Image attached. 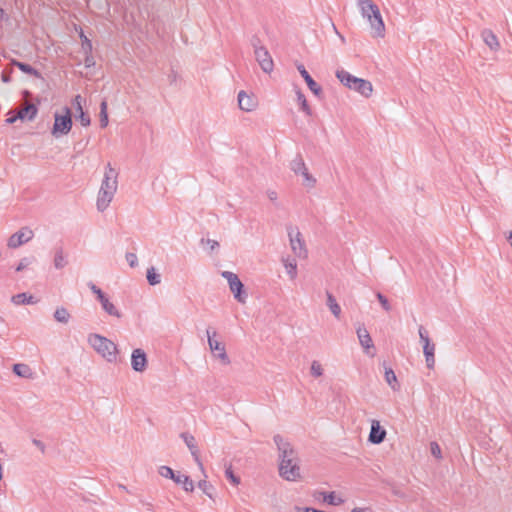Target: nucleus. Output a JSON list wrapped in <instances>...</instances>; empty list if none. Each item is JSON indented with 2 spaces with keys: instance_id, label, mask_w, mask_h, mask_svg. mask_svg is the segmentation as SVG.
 I'll return each instance as SVG.
<instances>
[{
  "instance_id": "ea45409f",
  "label": "nucleus",
  "mask_w": 512,
  "mask_h": 512,
  "mask_svg": "<svg viewBox=\"0 0 512 512\" xmlns=\"http://www.w3.org/2000/svg\"><path fill=\"white\" fill-rule=\"evenodd\" d=\"M34 257H24L20 260L19 264L16 267L17 272L23 271L25 268H27L30 264L34 262Z\"/></svg>"
},
{
  "instance_id": "603ef678",
  "label": "nucleus",
  "mask_w": 512,
  "mask_h": 512,
  "mask_svg": "<svg viewBox=\"0 0 512 512\" xmlns=\"http://www.w3.org/2000/svg\"><path fill=\"white\" fill-rule=\"evenodd\" d=\"M202 243L206 242V244L209 246L210 248V252L214 251L215 249H217L219 247V243L216 241V240H212V239H202L201 240Z\"/></svg>"
},
{
  "instance_id": "338daca9",
  "label": "nucleus",
  "mask_w": 512,
  "mask_h": 512,
  "mask_svg": "<svg viewBox=\"0 0 512 512\" xmlns=\"http://www.w3.org/2000/svg\"><path fill=\"white\" fill-rule=\"evenodd\" d=\"M508 239L511 241V245H512V231L509 233Z\"/></svg>"
},
{
  "instance_id": "473e14b6",
  "label": "nucleus",
  "mask_w": 512,
  "mask_h": 512,
  "mask_svg": "<svg viewBox=\"0 0 512 512\" xmlns=\"http://www.w3.org/2000/svg\"><path fill=\"white\" fill-rule=\"evenodd\" d=\"M101 307L110 316H113L116 318L122 317V313L116 308V306L110 300L103 303V305Z\"/></svg>"
},
{
  "instance_id": "aec40b11",
  "label": "nucleus",
  "mask_w": 512,
  "mask_h": 512,
  "mask_svg": "<svg viewBox=\"0 0 512 512\" xmlns=\"http://www.w3.org/2000/svg\"><path fill=\"white\" fill-rule=\"evenodd\" d=\"M356 333L361 346L365 349L366 352H368L370 348L374 347L372 338L368 330L363 325H359L357 327Z\"/></svg>"
},
{
  "instance_id": "0e129e2a",
  "label": "nucleus",
  "mask_w": 512,
  "mask_h": 512,
  "mask_svg": "<svg viewBox=\"0 0 512 512\" xmlns=\"http://www.w3.org/2000/svg\"><path fill=\"white\" fill-rule=\"evenodd\" d=\"M8 16L5 11L0 7V21L7 20Z\"/></svg>"
},
{
  "instance_id": "37998d69",
  "label": "nucleus",
  "mask_w": 512,
  "mask_h": 512,
  "mask_svg": "<svg viewBox=\"0 0 512 512\" xmlns=\"http://www.w3.org/2000/svg\"><path fill=\"white\" fill-rule=\"evenodd\" d=\"M225 475L233 485L236 486L240 483V478L233 473L231 466L225 470Z\"/></svg>"
},
{
  "instance_id": "f03ea898",
  "label": "nucleus",
  "mask_w": 512,
  "mask_h": 512,
  "mask_svg": "<svg viewBox=\"0 0 512 512\" xmlns=\"http://www.w3.org/2000/svg\"><path fill=\"white\" fill-rule=\"evenodd\" d=\"M336 77L347 88L358 92L365 98H369L373 92V85L370 81L353 76L344 69L336 71Z\"/></svg>"
},
{
  "instance_id": "1a4fd4ad",
  "label": "nucleus",
  "mask_w": 512,
  "mask_h": 512,
  "mask_svg": "<svg viewBox=\"0 0 512 512\" xmlns=\"http://www.w3.org/2000/svg\"><path fill=\"white\" fill-rule=\"evenodd\" d=\"M206 333L208 337L209 348L214 353V356L219 358L223 364L228 365L230 363V359L226 353L225 345L214 339L217 334L216 331H213L211 334L210 330L207 329Z\"/></svg>"
},
{
  "instance_id": "09e8293b",
  "label": "nucleus",
  "mask_w": 512,
  "mask_h": 512,
  "mask_svg": "<svg viewBox=\"0 0 512 512\" xmlns=\"http://www.w3.org/2000/svg\"><path fill=\"white\" fill-rule=\"evenodd\" d=\"M423 353H424L425 357L430 356V355H434V353H435V344H433V343H426L425 345H423Z\"/></svg>"
},
{
  "instance_id": "b1692460",
  "label": "nucleus",
  "mask_w": 512,
  "mask_h": 512,
  "mask_svg": "<svg viewBox=\"0 0 512 512\" xmlns=\"http://www.w3.org/2000/svg\"><path fill=\"white\" fill-rule=\"evenodd\" d=\"M318 494L320 496H322L323 500L325 502H327L329 505L337 506V505H341L344 502V500L341 497L336 496V493L334 491H332V492L321 491V492H318Z\"/></svg>"
},
{
  "instance_id": "680f3d73",
  "label": "nucleus",
  "mask_w": 512,
  "mask_h": 512,
  "mask_svg": "<svg viewBox=\"0 0 512 512\" xmlns=\"http://www.w3.org/2000/svg\"><path fill=\"white\" fill-rule=\"evenodd\" d=\"M96 297L97 300L100 302L101 306L103 305V303L109 300L108 296L103 291L99 293V295H97Z\"/></svg>"
},
{
  "instance_id": "ddd939ff",
  "label": "nucleus",
  "mask_w": 512,
  "mask_h": 512,
  "mask_svg": "<svg viewBox=\"0 0 512 512\" xmlns=\"http://www.w3.org/2000/svg\"><path fill=\"white\" fill-rule=\"evenodd\" d=\"M148 360L144 350L134 349L131 355V366L136 372H144L147 368Z\"/></svg>"
},
{
  "instance_id": "c9c22d12",
  "label": "nucleus",
  "mask_w": 512,
  "mask_h": 512,
  "mask_svg": "<svg viewBox=\"0 0 512 512\" xmlns=\"http://www.w3.org/2000/svg\"><path fill=\"white\" fill-rule=\"evenodd\" d=\"M284 266L286 268L287 274L291 279H294L297 275V264L295 260H286L284 262Z\"/></svg>"
},
{
  "instance_id": "72a5a7b5",
  "label": "nucleus",
  "mask_w": 512,
  "mask_h": 512,
  "mask_svg": "<svg viewBox=\"0 0 512 512\" xmlns=\"http://www.w3.org/2000/svg\"><path fill=\"white\" fill-rule=\"evenodd\" d=\"M146 277H147L148 283L152 286H155L161 282V276H160V274L156 273L154 267H150L147 270Z\"/></svg>"
},
{
  "instance_id": "f704fd0d",
  "label": "nucleus",
  "mask_w": 512,
  "mask_h": 512,
  "mask_svg": "<svg viewBox=\"0 0 512 512\" xmlns=\"http://www.w3.org/2000/svg\"><path fill=\"white\" fill-rule=\"evenodd\" d=\"M100 126L101 128H105L108 125V113H107V102L102 101L100 105Z\"/></svg>"
},
{
  "instance_id": "39448f33",
  "label": "nucleus",
  "mask_w": 512,
  "mask_h": 512,
  "mask_svg": "<svg viewBox=\"0 0 512 512\" xmlns=\"http://www.w3.org/2000/svg\"><path fill=\"white\" fill-rule=\"evenodd\" d=\"M221 276L227 280L230 291L233 293L234 298L240 303H245L247 299V293L244 291V285L239 277L230 271H223Z\"/></svg>"
},
{
  "instance_id": "bb28decb",
  "label": "nucleus",
  "mask_w": 512,
  "mask_h": 512,
  "mask_svg": "<svg viewBox=\"0 0 512 512\" xmlns=\"http://www.w3.org/2000/svg\"><path fill=\"white\" fill-rule=\"evenodd\" d=\"M385 381L394 391H397L400 388L397 377L392 368L385 367Z\"/></svg>"
},
{
  "instance_id": "58836bf2",
  "label": "nucleus",
  "mask_w": 512,
  "mask_h": 512,
  "mask_svg": "<svg viewBox=\"0 0 512 512\" xmlns=\"http://www.w3.org/2000/svg\"><path fill=\"white\" fill-rule=\"evenodd\" d=\"M80 38L82 40V49L85 54H90L92 52V42L84 35L83 32L80 33Z\"/></svg>"
},
{
  "instance_id": "f8f14e48",
  "label": "nucleus",
  "mask_w": 512,
  "mask_h": 512,
  "mask_svg": "<svg viewBox=\"0 0 512 512\" xmlns=\"http://www.w3.org/2000/svg\"><path fill=\"white\" fill-rule=\"evenodd\" d=\"M180 437L183 439V441L189 448V450H190L195 462L197 463L199 469L201 470V472L204 474L205 477H207L205 474L203 463L199 457V450L196 445L195 437L193 435L189 434L188 432L181 433Z\"/></svg>"
},
{
  "instance_id": "5fc2aeb1",
  "label": "nucleus",
  "mask_w": 512,
  "mask_h": 512,
  "mask_svg": "<svg viewBox=\"0 0 512 512\" xmlns=\"http://www.w3.org/2000/svg\"><path fill=\"white\" fill-rule=\"evenodd\" d=\"M84 64L86 67H91L95 64L93 56L90 54H85Z\"/></svg>"
},
{
  "instance_id": "f3484780",
  "label": "nucleus",
  "mask_w": 512,
  "mask_h": 512,
  "mask_svg": "<svg viewBox=\"0 0 512 512\" xmlns=\"http://www.w3.org/2000/svg\"><path fill=\"white\" fill-rule=\"evenodd\" d=\"M16 114L21 121H33L38 114V107L33 103H28L17 110Z\"/></svg>"
},
{
  "instance_id": "6ab92c4d",
  "label": "nucleus",
  "mask_w": 512,
  "mask_h": 512,
  "mask_svg": "<svg viewBox=\"0 0 512 512\" xmlns=\"http://www.w3.org/2000/svg\"><path fill=\"white\" fill-rule=\"evenodd\" d=\"M238 105L241 110L250 112L255 109L256 101L252 96L248 95L245 91H240L238 93Z\"/></svg>"
},
{
  "instance_id": "052dcab7",
  "label": "nucleus",
  "mask_w": 512,
  "mask_h": 512,
  "mask_svg": "<svg viewBox=\"0 0 512 512\" xmlns=\"http://www.w3.org/2000/svg\"><path fill=\"white\" fill-rule=\"evenodd\" d=\"M11 71H6L4 70L1 74V80L4 82V83H9L11 81Z\"/></svg>"
},
{
  "instance_id": "a211bd4d",
  "label": "nucleus",
  "mask_w": 512,
  "mask_h": 512,
  "mask_svg": "<svg viewBox=\"0 0 512 512\" xmlns=\"http://www.w3.org/2000/svg\"><path fill=\"white\" fill-rule=\"evenodd\" d=\"M115 193L116 192L113 191L99 189L96 201L97 210L100 212L105 211L113 200Z\"/></svg>"
},
{
  "instance_id": "9b49d317",
  "label": "nucleus",
  "mask_w": 512,
  "mask_h": 512,
  "mask_svg": "<svg viewBox=\"0 0 512 512\" xmlns=\"http://www.w3.org/2000/svg\"><path fill=\"white\" fill-rule=\"evenodd\" d=\"M33 238V231L27 227H24L12 234L8 240L9 248H17Z\"/></svg>"
},
{
  "instance_id": "3c124183",
  "label": "nucleus",
  "mask_w": 512,
  "mask_h": 512,
  "mask_svg": "<svg viewBox=\"0 0 512 512\" xmlns=\"http://www.w3.org/2000/svg\"><path fill=\"white\" fill-rule=\"evenodd\" d=\"M82 101H83V98L81 97V95H76L74 100H73V105L75 106L76 111L78 113L81 112V110H83V108H82Z\"/></svg>"
},
{
  "instance_id": "49530a36",
  "label": "nucleus",
  "mask_w": 512,
  "mask_h": 512,
  "mask_svg": "<svg viewBox=\"0 0 512 512\" xmlns=\"http://www.w3.org/2000/svg\"><path fill=\"white\" fill-rule=\"evenodd\" d=\"M418 332H419L420 340L423 343V345H425L426 343H431L429 336H428V332L426 331V329L423 326L419 327Z\"/></svg>"
},
{
  "instance_id": "a19ab883",
  "label": "nucleus",
  "mask_w": 512,
  "mask_h": 512,
  "mask_svg": "<svg viewBox=\"0 0 512 512\" xmlns=\"http://www.w3.org/2000/svg\"><path fill=\"white\" fill-rule=\"evenodd\" d=\"M311 374L314 377H320L323 374L322 365L318 361H313L311 364Z\"/></svg>"
},
{
  "instance_id": "2eb2a0df",
  "label": "nucleus",
  "mask_w": 512,
  "mask_h": 512,
  "mask_svg": "<svg viewBox=\"0 0 512 512\" xmlns=\"http://www.w3.org/2000/svg\"><path fill=\"white\" fill-rule=\"evenodd\" d=\"M297 70L299 71V73L301 74L303 79L305 80L310 91L315 96L320 98L323 94L321 86L310 76V74L308 73V71L305 69V67L302 64L297 66Z\"/></svg>"
},
{
  "instance_id": "69168bd1",
  "label": "nucleus",
  "mask_w": 512,
  "mask_h": 512,
  "mask_svg": "<svg viewBox=\"0 0 512 512\" xmlns=\"http://www.w3.org/2000/svg\"><path fill=\"white\" fill-rule=\"evenodd\" d=\"M352 512H364V509L362 508H354Z\"/></svg>"
},
{
  "instance_id": "e2e57ef3",
  "label": "nucleus",
  "mask_w": 512,
  "mask_h": 512,
  "mask_svg": "<svg viewBox=\"0 0 512 512\" xmlns=\"http://www.w3.org/2000/svg\"><path fill=\"white\" fill-rule=\"evenodd\" d=\"M267 196L271 201L277 200V193L275 191H268Z\"/></svg>"
},
{
  "instance_id": "c03bdc74",
  "label": "nucleus",
  "mask_w": 512,
  "mask_h": 512,
  "mask_svg": "<svg viewBox=\"0 0 512 512\" xmlns=\"http://www.w3.org/2000/svg\"><path fill=\"white\" fill-rule=\"evenodd\" d=\"M77 118L79 119L81 125L84 127L89 126L91 123L90 116L87 113H85L83 110H81V112L78 113Z\"/></svg>"
},
{
  "instance_id": "8fccbe9b",
  "label": "nucleus",
  "mask_w": 512,
  "mask_h": 512,
  "mask_svg": "<svg viewBox=\"0 0 512 512\" xmlns=\"http://www.w3.org/2000/svg\"><path fill=\"white\" fill-rule=\"evenodd\" d=\"M431 453L435 458L440 459L441 456V448L436 442H431L430 444Z\"/></svg>"
},
{
  "instance_id": "6e6d98bb",
  "label": "nucleus",
  "mask_w": 512,
  "mask_h": 512,
  "mask_svg": "<svg viewBox=\"0 0 512 512\" xmlns=\"http://www.w3.org/2000/svg\"><path fill=\"white\" fill-rule=\"evenodd\" d=\"M9 114H11V116L6 119V123L7 124H14L17 120H19V118L17 117L16 112L10 110Z\"/></svg>"
},
{
  "instance_id": "20e7f679",
  "label": "nucleus",
  "mask_w": 512,
  "mask_h": 512,
  "mask_svg": "<svg viewBox=\"0 0 512 512\" xmlns=\"http://www.w3.org/2000/svg\"><path fill=\"white\" fill-rule=\"evenodd\" d=\"M63 110V115L59 113L54 114V124L51 133L56 138L62 135H67L70 132L73 124L70 108L64 107Z\"/></svg>"
},
{
  "instance_id": "6e6552de",
  "label": "nucleus",
  "mask_w": 512,
  "mask_h": 512,
  "mask_svg": "<svg viewBox=\"0 0 512 512\" xmlns=\"http://www.w3.org/2000/svg\"><path fill=\"white\" fill-rule=\"evenodd\" d=\"M358 7L362 17H367L369 14H372L378 29H380L379 31H381L383 28V19L378 6L374 4L372 0H358Z\"/></svg>"
},
{
  "instance_id": "bf43d9fd",
  "label": "nucleus",
  "mask_w": 512,
  "mask_h": 512,
  "mask_svg": "<svg viewBox=\"0 0 512 512\" xmlns=\"http://www.w3.org/2000/svg\"><path fill=\"white\" fill-rule=\"evenodd\" d=\"M32 443L42 452L44 453L45 452V444L38 440V439H33L32 440Z\"/></svg>"
},
{
  "instance_id": "79ce46f5",
  "label": "nucleus",
  "mask_w": 512,
  "mask_h": 512,
  "mask_svg": "<svg viewBox=\"0 0 512 512\" xmlns=\"http://www.w3.org/2000/svg\"><path fill=\"white\" fill-rule=\"evenodd\" d=\"M376 297H377L378 301L380 302L382 308L385 311L389 312L391 310V305H390L388 299L380 292L376 293Z\"/></svg>"
},
{
  "instance_id": "4be33fe9",
  "label": "nucleus",
  "mask_w": 512,
  "mask_h": 512,
  "mask_svg": "<svg viewBox=\"0 0 512 512\" xmlns=\"http://www.w3.org/2000/svg\"><path fill=\"white\" fill-rule=\"evenodd\" d=\"M11 65L17 67L22 72H24V73H26L28 75L34 76L36 78H41V73L38 70H36L34 67L29 65V64H26L24 62H20L18 60L12 59L11 60Z\"/></svg>"
},
{
  "instance_id": "7ed1b4c3",
  "label": "nucleus",
  "mask_w": 512,
  "mask_h": 512,
  "mask_svg": "<svg viewBox=\"0 0 512 512\" xmlns=\"http://www.w3.org/2000/svg\"><path fill=\"white\" fill-rule=\"evenodd\" d=\"M89 345L108 362H115L117 358V345L110 339L97 334L91 333L88 335Z\"/></svg>"
},
{
  "instance_id": "4468645a",
  "label": "nucleus",
  "mask_w": 512,
  "mask_h": 512,
  "mask_svg": "<svg viewBox=\"0 0 512 512\" xmlns=\"http://www.w3.org/2000/svg\"><path fill=\"white\" fill-rule=\"evenodd\" d=\"M255 58L261 69L265 73H270L273 70L274 63L272 57L266 48L255 51Z\"/></svg>"
},
{
  "instance_id": "9d476101",
  "label": "nucleus",
  "mask_w": 512,
  "mask_h": 512,
  "mask_svg": "<svg viewBox=\"0 0 512 512\" xmlns=\"http://www.w3.org/2000/svg\"><path fill=\"white\" fill-rule=\"evenodd\" d=\"M118 172L108 163L105 167L104 178L102 180L100 189L107 191H117L118 187Z\"/></svg>"
},
{
  "instance_id": "13d9d810",
  "label": "nucleus",
  "mask_w": 512,
  "mask_h": 512,
  "mask_svg": "<svg viewBox=\"0 0 512 512\" xmlns=\"http://www.w3.org/2000/svg\"><path fill=\"white\" fill-rule=\"evenodd\" d=\"M426 365L429 369H432L435 365V355L425 357Z\"/></svg>"
},
{
  "instance_id": "423d86ee",
  "label": "nucleus",
  "mask_w": 512,
  "mask_h": 512,
  "mask_svg": "<svg viewBox=\"0 0 512 512\" xmlns=\"http://www.w3.org/2000/svg\"><path fill=\"white\" fill-rule=\"evenodd\" d=\"M287 231L293 253L299 258H306L308 251L301 232L292 226H288Z\"/></svg>"
},
{
  "instance_id": "c85d7f7f",
  "label": "nucleus",
  "mask_w": 512,
  "mask_h": 512,
  "mask_svg": "<svg viewBox=\"0 0 512 512\" xmlns=\"http://www.w3.org/2000/svg\"><path fill=\"white\" fill-rule=\"evenodd\" d=\"M66 265H67V260L64 255L63 249L62 248L56 249L55 255H54V267L56 269H62Z\"/></svg>"
},
{
  "instance_id": "de8ad7c7",
  "label": "nucleus",
  "mask_w": 512,
  "mask_h": 512,
  "mask_svg": "<svg viewBox=\"0 0 512 512\" xmlns=\"http://www.w3.org/2000/svg\"><path fill=\"white\" fill-rule=\"evenodd\" d=\"M125 258L127 262L129 263L130 267H136L138 264V258L135 253L128 252L125 255Z\"/></svg>"
},
{
  "instance_id": "4c0bfd02",
  "label": "nucleus",
  "mask_w": 512,
  "mask_h": 512,
  "mask_svg": "<svg viewBox=\"0 0 512 512\" xmlns=\"http://www.w3.org/2000/svg\"><path fill=\"white\" fill-rule=\"evenodd\" d=\"M198 487L203 491L204 494L212 498V490L214 488L209 482H207L206 480H200L198 482Z\"/></svg>"
},
{
  "instance_id": "864d4df0",
  "label": "nucleus",
  "mask_w": 512,
  "mask_h": 512,
  "mask_svg": "<svg viewBox=\"0 0 512 512\" xmlns=\"http://www.w3.org/2000/svg\"><path fill=\"white\" fill-rule=\"evenodd\" d=\"M294 510L297 511V512H326L324 510H319V509H316V508L300 507V506H295Z\"/></svg>"
},
{
  "instance_id": "5701e85b",
  "label": "nucleus",
  "mask_w": 512,
  "mask_h": 512,
  "mask_svg": "<svg viewBox=\"0 0 512 512\" xmlns=\"http://www.w3.org/2000/svg\"><path fill=\"white\" fill-rule=\"evenodd\" d=\"M11 301L15 305L35 304L37 302L32 295L27 294V293H19V294L13 295L11 298Z\"/></svg>"
},
{
  "instance_id": "f257e3e1",
  "label": "nucleus",
  "mask_w": 512,
  "mask_h": 512,
  "mask_svg": "<svg viewBox=\"0 0 512 512\" xmlns=\"http://www.w3.org/2000/svg\"><path fill=\"white\" fill-rule=\"evenodd\" d=\"M279 451V474L287 481H295L300 478V466L297 452L292 445L277 434L273 438Z\"/></svg>"
},
{
  "instance_id": "2f4dec72",
  "label": "nucleus",
  "mask_w": 512,
  "mask_h": 512,
  "mask_svg": "<svg viewBox=\"0 0 512 512\" xmlns=\"http://www.w3.org/2000/svg\"><path fill=\"white\" fill-rule=\"evenodd\" d=\"M297 94V101L298 103L300 104V108L301 110L308 116H311L312 115V110L310 108V106L308 105V102L306 100V97L305 95L300 91L298 90L296 92Z\"/></svg>"
},
{
  "instance_id": "774afa93",
  "label": "nucleus",
  "mask_w": 512,
  "mask_h": 512,
  "mask_svg": "<svg viewBox=\"0 0 512 512\" xmlns=\"http://www.w3.org/2000/svg\"><path fill=\"white\" fill-rule=\"evenodd\" d=\"M0 321H2V318L0 317Z\"/></svg>"
},
{
  "instance_id": "7c9ffc66",
  "label": "nucleus",
  "mask_w": 512,
  "mask_h": 512,
  "mask_svg": "<svg viewBox=\"0 0 512 512\" xmlns=\"http://www.w3.org/2000/svg\"><path fill=\"white\" fill-rule=\"evenodd\" d=\"M54 318L57 322L66 324L69 321L70 314L66 308L58 307L54 312Z\"/></svg>"
},
{
  "instance_id": "a18cd8bd",
  "label": "nucleus",
  "mask_w": 512,
  "mask_h": 512,
  "mask_svg": "<svg viewBox=\"0 0 512 512\" xmlns=\"http://www.w3.org/2000/svg\"><path fill=\"white\" fill-rule=\"evenodd\" d=\"M250 43H251V46L254 49V52L255 51H259L260 49H264L265 48L262 45L260 38L258 36H256V35L252 36V38L250 40Z\"/></svg>"
},
{
  "instance_id": "e433bc0d",
  "label": "nucleus",
  "mask_w": 512,
  "mask_h": 512,
  "mask_svg": "<svg viewBox=\"0 0 512 512\" xmlns=\"http://www.w3.org/2000/svg\"><path fill=\"white\" fill-rule=\"evenodd\" d=\"M301 175L303 176L304 180H303V185L309 187V188H312L314 187L315 183H316V179L311 175L309 174L308 172V169L306 168L304 172L301 173Z\"/></svg>"
},
{
  "instance_id": "cd10ccee",
  "label": "nucleus",
  "mask_w": 512,
  "mask_h": 512,
  "mask_svg": "<svg viewBox=\"0 0 512 512\" xmlns=\"http://www.w3.org/2000/svg\"><path fill=\"white\" fill-rule=\"evenodd\" d=\"M290 168L295 174H301L305 171L306 165L301 155H297L290 163Z\"/></svg>"
},
{
  "instance_id": "4d7b16f0",
  "label": "nucleus",
  "mask_w": 512,
  "mask_h": 512,
  "mask_svg": "<svg viewBox=\"0 0 512 512\" xmlns=\"http://www.w3.org/2000/svg\"><path fill=\"white\" fill-rule=\"evenodd\" d=\"M87 286L90 288L92 293H94L96 296L102 292V290L98 286H96L93 282H88Z\"/></svg>"
},
{
  "instance_id": "c756f323",
  "label": "nucleus",
  "mask_w": 512,
  "mask_h": 512,
  "mask_svg": "<svg viewBox=\"0 0 512 512\" xmlns=\"http://www.w3.org/2000/svg\"><path fill=\"white\" fill-rule=\"evenodd\" d=\"M13 372L16 375H18L20 377H24V378H29L32 374L30 367L28 365L22 364V363L14 364Z\"/></svg>"
},
{
  "instance_id": "0eeeda50",
  "label": "nucleus",
  "mask_w": 512,
  "mask_h": 512,
  "mask_svg": "<svg viewBox=\"0 0 512 512\" xmlns=\"http://www.w3.org/2000/svg\"><path fill=\"white\" fill-rule=\"evenodd\" d=\"M158 472L162 477L172 479L176 484H182L183 489L186 492H192L194 490L193 481L189 476L175 474V472L168 466H160Z\"/></svg>"
},
{
  "instance_id": "a878e982",
  "label": "nucleus",
  "mask_w": 512,
  "mask_h": 512,
  "mask_svg": "<svg viewBox=\"0 0 512 512\" xmlns=\"http://www.w3.org/2000/svg\"><path fill=\"white\" fill-rule=\"evenodd\" d=\"M326 295H327V306L329 307L331 313L336 318H339L340 314H341V307L337 303L335 297L330 292H326Z\"/></svg>"
},
{
  "instance_id": "393cba45",
  "label": "nucleus",
  "mask_w": 512,
  "mask_h": 512,
  "mask_svg": "<svg viewBox=\"0 0 512 512\" xmlns=\"http://www.w3.org/2000/svg\"><path fill=\"white\" fill-rule=\"evenodd\" d=\"M370 24V28H371V35L374 37V38H383L385 36V24L383 23V28L381 31H379L380 29H378L377 25H376V22L374 21V17L372 16V14H369V16L367 17H364Z\"/></svg>"
},
{
  "instance_id": "412c9836",
  "label": "nucleus",
  "mask_w": 512,
  "mask_h": 512,
  "mask_svg": "<svg viewBox=\"0 0 512 512\" xmlns=\"http://www.w3.org/2000/svg\"><path fill=\"white\" fill-rule=\"evenodd\" d=\"M481 37L485 44L493 51H497L500 48V43L497 36L490 29H484L481 32Z\"/></svg>"
},
{
  "instance_id": "dca6fc26",
  "label": "nucleus",
  "mask_w": 512,
  "mask_h": 512,
  "mask_svg": "<svg viewBox=\"0 0 512 512\" xmlns=\"http://www.w3.org/2000/svg\"><path fill=\"white\" fill-rule=\"evenodd\" d=\"M386 430L381 427L379 421L372 420L368 440L372 444H380L385 440Z\"/></svg>"
}]
</instances>
